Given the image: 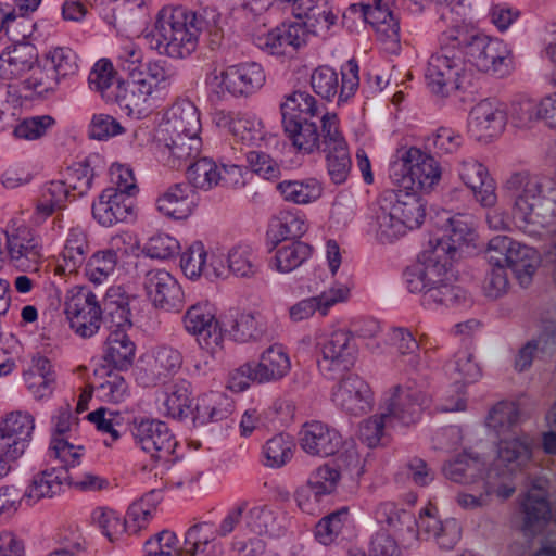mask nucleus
<instances>
[{
	"instance_id": "37998d69",
	"label": "nucleus",
	"mask_w": 556,
	"mask_h": 556,
	"mask_svg": "<svg viewBox=\"0 0 556 556\" xmlns=\"http://www.w3.org/2000/svg\"><path fill=\"white\" fill-rule=\"evenodd\" d=\"M308 229L305 215L301 211H285L274 217L266 232V244L276 248L282 242L300 240Z\"/></svg>"
},
{
	"instance_id": "de8ad7c7",
	"label": "nucleus",
	"mask_w": 556,
	"mask_h": 556,
	"mask_svg": "<svg viewBox=\"0 0 556 556\" xmlns=\"http://www.w3.org/2000/svg\"><path fill=\"white\" fill-rule=\"evenodd\" d=\"M257 383L276 382L285 378L291 369L290 356L281 344H273L254 362Z\"/></svg>"
},
{
	"instance_id": "49530a36",
	"label": "nucleus",
	"mask_w": 556,
	"mask_h": 556,
	"mask_svg": "<svg viewBox=\"0 0 556 556\" xmlns=\"http://www.w3.org/2000/svg\"><path fill=\"white\" fill-rule=\"evenodd\" d=\"M131 328L106 330V339L103 345V358L115 369L126 370L134 362L136 345L127 331Z\"/></svg>"
},
{
	"instance_id": "bf43d9fd",
	"label": "nucleus",
	"mask_w": 556,
	"mask_h": 556,
	"mask_svg": "<svg viewBox=\"0 0 556 556\" xmlns=\"http://www.w3.org/2000/svg\"><path fill=\"white\" fill-rule=\"evenodd\" d=\"M479 457L464 452L443 466L444 476L457 483H477L485 476Z\"/></svg>"
},
{
	"instance_id": "e433bc0d",
	"label": "nucleus",
	"mask_w": 556,
	"mask_h": 556,
	"mask_svg": "<svg viewBox=\"0 0 556 556\" xmlns=\"http://www.w3.org/2000/svg\"><path fill=\"white\" fill-rule=\"evenodd\" d=\"M199 195L188 185L178 182L169 186L155 200L157 212L174 220H185L198 206Z\"/></svg>"
},
{
	"instance_id": "6e6d98bb",
	"label": "nucleus",
	"mask_w": 556,
	"mask_h": 556,
	"mask_svg": "<svg viewBox=\"0 0 556 556\" xmlns=\"http://www.w3.org/2000/svg\"><path fill=\"white\" fill-rule=\"evenodd\" d=\"M294 452L293 437L281 432L265 441L261 451V462L267 468L279 469L291 462Z\"/></svg>"
},
{
	"instance_id": "6ab92c4d",
	"label": "nucleus",
	"mask_w": 556,
	"mask_h": 556,
	"mask_svg": "<svg viewBox=\"0 0 556 556\" xmlns=\"http://www.w3.org/2000/svg\"><path fill=\"white\" fill-rule=\"evenodd\" d=\"M216 124L226 129L240 149H258L267 146L270 135L266 131L262 118L249 111H220L216 114Z\"/></svg>"
},
{
	"instance_id": "a878e982",
	"label": "nucleus",
	"mask_w": 556,
	"mask_h": 556,
	"mask_svg": "<svg viewBox=\"0 0 556 556\" xmlns=\"http://www.w3.org/2000/svg\"><path fill=\"white\" fill-rule=\"evenodd\" d=\"M308 28L301 18L282 22L266 34L255 37V46L271 55H287L306 45Z\"/></svg>"
},
{
	"instance_id": "774afa93",
	"label": "nucleus",
	"mask_w": 556,
	"mask_h": 556,
	"mask_svg": "<svg viewBox=\"0 0 556 556\" xmlns=\"http://www.w3.org/2000/svg\"><path fill=\"white\" fill-rule=\"evenodd\" d=\"M93 392L100 401L115 404L124 402L130 395L128 382L118 369L106 371L93 386Z\"/></svg>"
},
{
	"instance_id": "4c0bfd02",
	"label": "nucleus",
	"mask_w": 556,
	"mask_h": 556,
	"mask_svg": "<svg viewBox=\"0 0 556 556\" xmlns=\"http://www.w3.org/2000/svg\"><path fill=\"white\" fill-rule=\"evenodd\" d=\"M70 483V473L64 467H46L35 472L25 489L23 501L34 505L42 498L60 495Z\"/></svg>"
},
{
	"instance_id": "423d86ee",
	"label": "nucleus",
	"mask_w": 556,
	"mask_h": 556,
	"mask_svg": "<svg viewBox=\"0 0 556 556\" xmlns=\"http://www.w3.org/2000/svg\"><path fill=\"white\" fill-rule=\"evenodd\" d=\"M451 22L456 43L464 52L468 66L498 78L510 75L515 68L514 55L509 46L500 38L482 34L463 18L453 17L450 4L442 7L440 23Z\"/></svg>"
},
{
	"instance_id": "f3484780",
	"label": "nucleus",
	"mask_w": 556,
	"mask_h": 556,
	"mask_svg": "<svg viewBox=\"0 0 556 556\" xmlns=\"http://www.w3.org/2000/svg\"><path fill=\"white\" fill-rule=\"evenodd\" d=\"M359 66L351 59L341 66V86L338 73L328 65L318 66L311 75V86L320 98L331 101L338 96V105L348 103L359 87Z\"/></svg>"
},
{
	"instance_id": "0eeeda50",
	"label": "nucleus",
	"mask_w": 556,
	"mask_h": 556,
	"mask_svg": "<svg viewBox=\"0 0 556 556\" xmlns=\"http://www.w3.org/2000/svg\"><path fill=\"white\" fill-rule=\"evenodd\" d=\"M529 462L530 448L527 442L501 441L498 456L485 471V476L477 482L481 483L482 491L479 494L458 493V505L464 509H476L486 505L492 495L501 500L510 497L516 490L515 475L521 472Z\"/></svg>"
},
{
	"instance_id": "c9c22d12",
	"label": "nucleus",
	"mask_w": 556,
	"mask_h": 556,
	"mask_svg": "<svg viewBox=\"0 0 556 556\" xmlns=\"http://www.w3.org/2000/svg\"><path fill=\"white\" fill-rule=\"evenodd\" d=\"M22 39L15 36L13 43L0 54V79L10 80L22 77L34 68L37 61V50L34 45L26 41L30 35L26 30L20 33Z\"/></svg>"
},
{
	"instance_id": "bb28decb",
	"label": "nucleus",
	"mask_w": 556,
	"mask_h": 556,
	"mask_svg": "<svg viewBox=\"0 0 556 556\" xmlns=\"http://www.w3.org/2000/svg\"><path fill=\"white\" fill-rule=\"evenodd\" d=\"M298 435L301 450L320 458L333 456L342 450L344 443L338 429L320 420L304 422Z\"/></svg>"
},
{
	"instance_id": "20e7f679",
	"label": "nucleus",
	"mask_w": 556,
	"mask_h": 556,
	"mask_svg": "<svg viewBox=\"0 0 556 556\" xmlns=\"http://www.w3.org/2000/svg\"><path fill=\"white\" fill-rule=\"evenodd\" d=\"M372 517L378 525L393 531L403 541L433 538L441 548L452 549L462 536L457 519L447 518L441 521L437 517V507L431 504L420 511L417 519L412 511L399 507L394 502L386 501L375 507Z\"/></svg>"
},
{
	"instance_id": "72a5a7b5",
	"label": "nucleus",
	"mask_w": 556,
	"mask_h": 556,
	"mask_svg": "<svg viewBox=\"0 0 556 556\" xmlns=\"http://www.w3.org/2000/svg\"><path fill=\"white\" fill-rule=\"evenodd\" d=\"M351 290L346 283L336 282L320 294L303 299L289 308V317L293 323H300L313 317L316 313L325 317L331 307L345 302Z\"/></svg>"
},
{
	"instance_id": "2eb2a0df",
	"label": "nucleus",
	"mask_w": 556,
	"mask_h": 556,
	"mask_svg": "<svg viewBox=\"0 0 556 556\" xmlns=\"http://www.w3.org/2000/svg\"><path fill=\"white\" fill-rule=\"evenodd\" d=\"M206 81L217 94L248 98L264 86L266 75L260 63L245 61L226 66Z\"/></svg>"
},
{
	"instance_id": "dca6fc26",
	"label": "nucleus",
	"mask_w": 556,
	"mask_h": 556,
	"mask_svg": "<svg viewBox=\"0 0 556 556\" xmlns=\"http://www.w3.org/2000/svg\"><path fill=\"white\" fill-rule=\"evenodd\" d=\"M319 358L317 366L327 379H336L354 366L357 346L352 333L346 329H337L317 342Z\"/></svg>"
},
{
	"instance_id": "e2e57ef3",
	"label": "nucleus",
	"mask_w": 556,
	"mask_h": 556,
	"mask_svg": "<svg viewBox=\"0 0 556 556\" xmlns=\"http://www.w3.org/2000/svg\"><path fill=\"white\" fill-rule=\"evenodd\" d=\"M540 344H543L542 350L545 352L556 350V320L544 321L539 339L527 342L519 350L515 361L517 370L523 371L531 366L533 356L539 350Z\"/></svg>"
},
{
	"instance_id": "9d476101",
	"label": "nucleus",
	"mask_w": 556,
	"mask_h": 556,
	"mask_svg": "<svg viewBox=\"0 0 556 556\" xmlns=\"http://www.w3.org/2000/svg\"><path fill=\"white\" fill-rule=\"evenodd\" d=\"M428 402V395L416 382L396 386L386 402V412L362 422L359 439L368 447L378 446L389 429L418 422Z\"/></svg>"
},
{
	"instance_id": "ddd939ff",
	"label": "nucleus",
	"mask_w": 556,
	"mask_h": 556,
	"mask_svg": "<svg viewBox=\"0 0 556 556\" xmlns=\"http://www.w3.org/2000/svg\"><path fill=\"white\" fill-rule=\"evenodd\" d=\"M134 443L151 458L162 463H175L178 458V441L169 426L157 418L135 416L129 422Z\"/></svg>"
},
{
	"instance_id": "a19ab883",
	"label": "nucleus",
	"mask_w": 556,
	"mask_h": 556,
	"mask_svg": "<svg viewBox=\"0 0 556 556\" xmlns=\"http://www.w3.org/2000/svg\"><path fill=\"white\" fill-rule=\"evenodd\" d=\"M520 418L519 406L516 402L501 401L495 404L489 412L486 417V426L496 433L501 441L520 440L527 442L530 448V457L532 456L531 443L528 435H517L516 428ZM500 444H497V448Z\"/></svg>"
},
{
	"instance_id": "13d9d810",
	"label": "nucleus",
	"mask_w": 556,
	"mask_h": 556,
	"mask_svg": "<svg viewBox=\"0 0 556 556\" xmlns=\"http://www.w3.org/2000/svg\"><path fill=\"white\" fill-rule=\"evenodd\" d=\"M276 188L285 201L300 205L313 203L323 194L321 182L312 177L301 180H282Z\"/></svg>"
},
{
	"instance_id": "2f4dec72",
	"label": "nucleus",
	"mask_w": 556,
	"mask_h": 556,
	"mask_svg": "<svg viewBox=\"0 0 556 556\" xmlns=\"http://www.w3.org/2000/svg\"><path fill=\"white\" fill-rule=\"evenodd\" d=\"M144 289L155 307L164 311H178L184 302V291L170 273L165 269H151L144 277Z\"/></svg>"
},
{
	"instance_id": "8fccbe9b",
	"label": "nucleus",
	"mask_w": 556,
	"mask_h": 556,
	"mask_svg": "<svg viewBox=\"0 0 556 556\" xmlns=\"http://www.w3.org/2000/svg\"><path fill=\"white\" fill-rule=\"evenodd\" d=\"M101 311L105 330L132 327L129 299L121 288H110L106 291Z\"/></svg>"
},
{
	"instance_id": "58836bf2",
	"label": "nucleus",
	"mask_w": 556,
	"mask_h": 556,
	"mask_svg": "<svg viewBox=\"0 0 556 556\" xmlns=\"http://www.w3.org/2000/svg\"><path fill=\"white\" fill-rule=\"evenodd\" d=\"M395 0H368L350 7L353 13H359L364 22L369 24L376 33L389 39H396L400 24L393 14Z\"/></svg>"
},
{
	"instance_id": "f03ea898",
	"label": "nucleus",
	"mask_w": 556,
	"mask_h": 556,
	"mask_svg": "<svg viewBox=\"0 0 556 556\" xmlns=\"http://www.w3.org/2000/svg\"><path fill=\"white\" fill-rule=\"evenodd\" d=\"M514 197L511 215L502 207H493L486 214V223L493 230L516 228L531 238H540L547 227L556 224V185L553 180L514 173L506 181Z\"/></svg>"
},
{
	"instance_id": "5fc2aeb1",
	"label": "nucleus",
	"mask_w": 556,
	"mask_h": 556,
	"mask_svg": "<svg viewBox=\"0 0 556 556\" xmlns=\"http://www.w3.org/2000/svg\"><path fill=\"white\" fill-rule=\"evenodd\" d=\"M182 366V354L172 346L156 348L149 363L150 378L147 386L164 383L174 377Z\"/></svg>"
},
{
	"instance_id": "412c9836",
	"label": "nucleus",
	"mask_w": 556,
	"mask_h": 556,
	"mask_svg": "<svg viewBox=\"0 0 556 556\" xmlns=\"http://www.w3.org/2000/svg\"><path fill=\"white\" fill-rule=\"evenodd\" d=\"M324 131V146L320 151L325 153L328 175L333 184H344L349 178L352 161L346 140L340 130L338 115L325 118Z\"/></svg>"
},
{
	"instance_id": "4d7b16f0",
	"label": "nucleus",
	"mask_w": 556,
	"mask_h": 556,
	"mask_svg": "<svg viewBox=\"0 0 556 556\" xmlns=\"http://www.w3.org/2000/svg\"><path fill=\"white\" fill-rule=\"evenodd\" d=\"M190 384L181 381L173 384L164 394L160 412L176 420H186L192 415V399Z\"/></svg>"
},
{
	"instance_id": "052dcab7",
	"label": "nucleus",
	"mask_w": 556,
	"mask_h": 556,
	"mask_svg": "<svg viewBox=\"0 0 556 556\" xmlns=\"http://www.w3.org/2000/svg\"><path fill=\"white\" fill-rule=\"evenodd\" d=\"M195 157L189 160L180 167H187V178L192 187L201 190H210L222 181V170L219 165L210 157H200L192 162Z\"/></svg>"
},
{
	"instance_id": "a18cd8bd",
	"label": "nucleus",
	"mask_w": 556,
	"mask_h": 556,
	"mask_svg": "<svg viewBox=\"0 0 556 556\" xmlns=\"http://www.w3.org/2000/svg\"><path fill=\"white\" fill-rule=\"evenodd\" d=\"M73 200L75 198L62 177L45 182L33 215V222L40 225L51 217L55 211L63 210L66 203Z\"/></svg>"
},
{
	"instance_id": "f8f14e48",
	"label": "nucleus",
	"mask_w": 556,
	"mask_h": 556,
	"mask_svg": "<svg viewBox=\"0 0 556 556\" xmlns=\"http://www.w3.org/2000/svg\"><path fill=\"white\" fill-rule=\"evenodd\" d=\"M389 175L399 190L418 194V190H431L439 182L441 168L432 155L410 147L396 152L395 160L390 163Z\"/></svg>"
},
{
	"instance_id": "5701e85b",
	"label": "nucleus",
	"mask_w": 556,
	"mask_h": 556,
	"mask_svg": "<svg viewBox=\"0 0 556 556\" xmlns=\"http://www.w3.org/2000/svg\"><path fill=\"white\" fill-rule=\"evenodd\" d=\"M507 122L505 103L496 99H483L469 112L468 131L476 140L489 142L504 131Z\"/></svg>"
},
{
	"instance_id": "680f3d73",
	"label": "nucleus",
	"mask_w": 556,
	"mask_h": 556,
	"mask_svg": "<svg viewBox=\"0 0 556 556\" xmlns=\"http://www.w3.org/2000/svg\"><path fill=\"white\" fill-rule=\"evenodd\" d=\"M523 513L522 531L525 534H533L538 526L546 522L551 517V505L545 494L527 492L521 501Z\"/></svg>"
},
{
	"instance_id": "1a4fd4ad",
	"label": "nucleus",
	"mask_w": 556,
	"mask_h": 556,
	"mask_svg": "<svg viewBox=\"0 0 556 556\" xmlns=\"http://www.w3.org/2000/svg\"><path fill=\"white\" fill-rule=\"evenodd\" d=\"M475 79L476 73L468 66L448 25L439 36V49L428 60L426 86L431 93L448 98L469 91Z\"/></svg>"
},
{
	"instance_id": "c85d7f7f",
	"label": "nucleus",
	"mask_w": 556,
	"mask_h": 556,
	"mask_svg": "<svg viewBox=\"0 0 556 556\" xmlns=\"http://www.w3.org/2000/svg\"><path fill=\"white\" fill-rule=\"evenodd\" d=\"M5 242V250L10 262L22 270L30 269L37 265L41 257V240L28 226L21 225L4 229L1 238V249Z\"/></svg>"
},
{
	"instance_id": "393cba45",
	"label": "nucleus",
	"mask_w": 556,
	"mask_h": 556,
	"mask_svg": "<svg viewBox=\"0 0 556 556\" xmlns=\"http://www.w3.org/2000/svg\"><path fill=\"white\" fill-rule=\"evenodd\" d=\"M35 430V418L28 412L14 410L0 420V453L15 457L25 454Z\"/></svg>"
},
{
	"instance_id": "9b49d317",
	"label": "nucleus",
	"mask_w": 556,
	"mask_h": 556,
	"mask_svg": "<svg viewBox=\"0 0 556 556\" xmlns=\"http://www.w3.org/2000/svg\"><path fill=\"white\" fill-rule=\"evenodd\" d=\"M175 77V67L167 61H148L124 92L117 96L121 111L136 119L148 117L165 100Z\"/></svg>"
},
{
	"instance_id": "7c9ffc66",
	"label": "nucleus",
	"mask_w": 556,
	"mask_h": 556,
	"mask_svg": "<svg viewBox=\"0 0 556 556\" xmlns=\"http://www.w3.org/2000/svg\"><path fill=\"white\" fill-rule=\"evenodd\" d=\"M93 219L102 227H113L135 218V199L125 192L105 188L91 206Z\"/></svg>"
},
{
	"instance_id": "cd10ccee",
	"label": "nucleus",
	"mask_w": 556,
	"mask_h": 556,
	"mask_svg": "<svg viewBox=\"0 0 556 556\" xmlns=\"http://www.w3.org/2000/svg\"><path fill=\"white\" fill-rule=\"evenodd\" d=\"M333 404L351 416H361L371 410L374 394L370 386L356 374L342 378L332 389Z\"/></svg>"
},
{
	"instance_id": "69168bd1",
	"label": "nucleus",
	"mask_w": 556,
	"mask_h": 556,
	"mask_svg": "<svg viewBox=\"0 0 556 556\" xmlns=\"http://www.w3.org/2000/svg\"><path fill=\"white\" fill-rule=\"evenodd\" d=\"M267 331V323L260 313L243 312L237 315L230 329L232 339L240 343L258 341Z\"/></svg>"
},
{
	"instance_id": "f257e3e1",
	"label": "nucleus",
	"mask_w": 556,
	"mask_h": 556,
	"mask_svg": "<svg viewBox=\"0 0 556 556\" xmlns=\"http://www.w3.org/2000/svg\"><path fill=\"white\" fill-rule=\"evenodd\" d=\"M478 233L473 216L458 213L447 217L441 233L429 240L422 261L407 266L403 280L410 293L421 295V305L438 311L460 305L467 299L464 288L455 283L452 265L476 248Z\"/></svg>"
},
{
	"instance_id": "4be33fe9",
	"label": "nucleus",
	"mask_w": 556,
	"mask_h": 556,
	"mask_svg": "<svg viewBox=\"0 0 556 556\" xmlns=\"http://www.w3.org/2000/svg\"><path fill=\"white\" fill-rule=\"evenodd\" d=\"M65 314L71 329L87 339L94 336L102 324V311L97 295L89 290L72 293L65 302Z\"/></svg>"
},
{
	"instance_id": "39448f33",
	"label": "nucleus",
	"mask_w": 556,
	"mask_h": 556,
	"mask_svg": "<svg viewBox=\"0 0 556 556\" xmlns=\"http://www.w3.org/2000/svg\"><path fill=\"white\" fill-rule=\"evenodd\" d=\"M200 111L188 98H178L165 111L159 130L161 159L172 167L180 166L193 157H198L202 139Z\"/></svg>"
},
{
	"instance_id": "0e129e2a",
	"label": "nucleus",
	"mask_w": 556,
	"mask_h": 556,
	"mask_svg": "<svg viewBox=\"0 0 556 556\" xmlns=\"http://www.w3.org/2000/svg\"><path fill=\"white\" fill-rule=\"evenodd\" d=\"M86 419L94 425L96 429L104 435V444L110 446L119 440L122 433L121 429L125 425L124 415L114 409L106 407H99L93 412L87 414Z\"/></svg>"
},
{
	"instance_id": "3c124183",
	"label": "nucleus",
	"mask_w": 556,
	"mask_h": 556,
	"mask_svg": "<svg viewBox=\"0 0 556 556\" xmlns=\"http://www.w3.org/2000/svg\"><path fill=\"white\" fill-rule=\"evenodd\" d=\"M268 249L275 251L269 267L281 274L295 270L312 256V247L301 240L282 242Z\"/></svg>"
},
{
	"instance_id": "864d4df0",
	"label": "nucleus",
	"mask_w": 556,
	"mask_h": 556,
	"mask_svg": "<svg viewBox=\"0 0 556 556\" xmlns=\"http://www.w3.org/2000/svg\"><path fill=\"white\" fill-rule=\"evenodd\" d=\"M99 162L97 154L88 155L83 160L73 162L61 176L75 199L88 193L97 175L96 164Z\"/></svg>"
},
{
	"instance_id": "aec40b11",
	"label": "nucleus",
	"mask_w": 556,
	"mask_h": 556,
	"mask_svg": "<svg viewBox=\"0 0 556 556\" xmlns=\"http://www.w3.org/2000/svg\"><path fill=\"white\" fill-rule=\"evenodd\" d=\"M445 369L451 374L453 386L451 392L454 395H447L440 404L441 412H462L466 409V386L473 383L481 377V368L475 362L472 353L466 349L455 353L454 358L450 361Z\"/></svg>"
},
{
	"instance_id": "603ef678",
	"label": "nucleus",
	"mask_w": 556,
	"mask_h": 556,
	"mask_svg": "<svg viewBox=\"0 0 556 556\" xmlns=\"http://www.w3.org/2000/svg\"><path fill=\"white\" fill-rule=\"evenodd\" d=\"M293 17L301 18L302 23H305L309 36L319 37H326L338 22V15L333 13L328 0H313L303 12L295 13Z\"/></svg>"
},
{
	"instance_id": "09e8293b",
	"label": "nucleus",
	"mask_w": 556,
	"mask_h": 556,
	"mask_svg": "<svg viewBox=\"0 0 556 556\" xmlns=\"http://www.w3.org/2000/svg\"><path fill=\"white\" fill-rule=\"evenodd\" d=\"M23 377L27 390L36 400L51 396L55 386V371L49 358L41 355L34 356Z\"/></svg>"
},
{
	"instance_id": "7ed1b4c3",
	"label": "nucleus",
	"mask_w": 556,
	"mask_h": 556,
	"mask_svg": "<svg viewBox=\"0 0 556 556\" xmlns=\"http://www.w3.org/2000/svg\"><path fill=\"white\" fill-rule=\"evenodd\" d=\"M202 34H207L212 43L222 38L220 16L215 9L195 12L184 7H164L154 27L144 34V40L159 54L186 59L197 50Z\"/></svg>"
},
{
	"instance_id": "f704fd0d",
	"label": "nucleus",
	"mask_w": 556,
	"mask_h": 556,
	"mask_svg": "<svg viewBox=\"0 0 556 556\" xmlns=\"http://www.w3.org/2000/svg\"><path fill=\"white\" fill-rule=\"evenodd\" d=\"M90 252L88 235L80 226L71 227L56 258L54 274L61 277L77 275Z\"/></svg>"
},
{
	"instance_id": "c756f323",
	"label": "nucleus",
	"mask_w": 556,
	"mask_h": 556,
	"mask_svg": "<svg viewBox=\"0 0 556 556\" xmlns=\"http://www.w3.org/2000/svg\"><path fill=\"white\" fill-rule=\"evenodd\" d=\"M131 236L127 232L112 237L109 248L99 250L87 257L83 271L86 279L96 285H102L114 274L119 257L126 255L127 249L123 245L131 242Z\"/></svg>"
},
{
	"instance_id": "4468645a",
	"label": "nucleus",
	"mask_w": 556,
	"mask_h": 556,
	"mask_svg": "<svg viewBox=\"0 0 556 556\" xmlns=\"http://www.w3.org/2000/svg\"><path fill=\"white\" fill-rule=\"evenodd\" d=\"M490 265L510 268L520 285H528L536 270L535 251L506 235L490 239L486 248Z\"/></svg>"
},
{
	"instance_id": "338daca9",
	"label": "nucleus",
	"mask_w": 556,
	"mask_h": 556,
	"mask_svg": "<svg viewBox=\"0 0 556 556\" xmlns=\"http://www.w3.org/2000/svg\"><path fill=\"white\" fill-rule=\"evenodd\" d=\"M282 123L300 121L304 117H318L320 114L316 99L306 91H294L281 104Z\"/></svg>"
},
{
	"instance_id": "c03bdc74",
	"label": "nucleus",
	"mask_w": 556,
	"mask_h": 556,
	"mask_svg": "<svg viewBox=\"0 0 556 556\" xmlns=\"http://www.w3.org/2000/svg\"><path fill=\"white\" fill-rule=\"evenodd\" d=\"M233 409V401L226 393L210 391L197 399L190 418L194 426H203L226 419Z\"/></svg>"
},
{
	"instance_id": "473e14b6",
	"label": "nucleus",
	"mask_w": 556,
	"mask_h": 556,
	"mask_svg": "<svg viewBox=\"0 0 556 556\" xmlns=\"http://www.w3.org/2000/svg\"><path fill=\"white\" fill-rule=\"evenodd\" d=\"M331 115L337 114L327 112L319 114L318 117H304L300 121L282 123L283 131L298 152L312 154L324 146V121Z\"/></svg>"
},
{
	"instance_id": "b1692460",
	"label": "nucleus",
	"mask_w": 556,
	"mask_h": 556,
	"mask_svg": "<svg viewBox=\"0 0 556 556\" xmlns=\"http://www.w3.org/2000/svg\"><path fill=\"white\" fill-rule=\"evenodd\" d=\"M340 470L328 464L317 467L307 480L306 486L295 492L299 508L308 515L321 511L324 498L336 492L340 482Z\"/></svg>"
},
{
	"instance_id": "a211bd4d",
	"label": "nucleus",
	"mask_w": 556,
	"mask_h": 556,
	"mask_svg": "<svg viewBox=\"0 0 556 556\" xmlns=\"http://www.w3.org/2000/svg\"><path fill=\"white\" fill-rule=\"evenodd\" d=\"M185 331L193 337L201 349L214 353L224 341L223 328L217 319V308L208 300L190 305L181 318Z\"/></svg>"
},
{
	"instance_id": "ea45409f",
	"label": "nucleus",
	"mask_w": 556,
	"mask_h": 556,
	"mask_svg": "<svg viewBox=\"0 0 556 556\" xmlns=\"http://www.w3.org/2000/svg\"><path fill=\"white\" fill-rule=\"evenodd\" d=\"M458 175L482 206H493L496 203L495 182L482 163L472 157L465 159L459 163Z\"/></svg>"
},
{
	"instance_id": "79ce46f5",
	"label": "nucleus",
	"mask_w": 556,
	"mask_h": 556,
	"mask_svg": "<svg viewBox=\"0 0 556 556\" xmlns=\"http://www.w3.org/2000/svg\"><path fill=\"white\" fill-rule=\"evenodd\" d=\"M182 549L191 556H224V544L218 540L216 525L200 521L190 526L185 532Z\"/></svg>"
},
{
	"instance_id": "6e6552de",
	"label": "nucleus",
	"mask_w": 556,
	"mask_h": 556,
	"mask_svg": "<svg viewBox=\"0 0 556 556\" xmlns=\"http://www.w3.org/2000/svg\"><path fill=\"white\" fill-rule=\"evenodd\" d=\"M425 217L426 203L419 194L388 190L377 200L369 228L377 242L392 244L419 228Z\"/></svg>"
}]
</instances>
